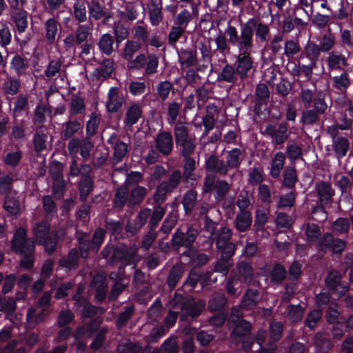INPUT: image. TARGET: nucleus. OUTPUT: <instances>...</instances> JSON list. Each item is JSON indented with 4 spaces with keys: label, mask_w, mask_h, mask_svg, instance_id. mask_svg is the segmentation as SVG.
Instances as JSON below:
<instances>
[{
    "label": "nucleus",
    "mask_w": 353,
    "mask_h": 353,
    "mask_svg": "<svg viewBox=\"0 0 353 353\" xmlns=\"http://www.w3.org/2000/svg\"><path fill=\"white\" fill-rule=\"evenodd\" d=\"M66 190V183L61 176L60 179H57L53 182L52 191L54 198L60 200L63 197Z\"/></svg>",
    "instance_id": "nucleus-59"
},
{
    "label": "nucleus",
    "mask_w": 353,
    "mask_h": 353,
    "mask_svg": "<svg viewBox=\"0 0 353 353\" xmlns=\"http://www.w3.org/2000/svg\"><path fill=\"white\" fill-rule=\"evenodd\" d=\"M315 189L319 199L323 204H327L334 195V191L332 189L331 184L324 181L317 183Z\"/></svg>",
    "instance_id": "nucleus-13"
},
{
    "label": "nucleus",
    "mask_w": 353,
    "mask_h": 353,
    "mask_svg": "<svg viewBox=\"0 0 353 353\" xmlns=\"http://www.w3.org/2000/svg\"><path fill=\"white\" fill-rule=\"evenodd\" d=\"M304 308L300 305H290L288 307V318L292 323L300 322L303 316Z\"/></svg>",
    "instance_id": "nucleus-53"
},
{
    "label": "nucleus",
    "mask_w": 353,
    "mask_h": 353,
    "mask_svg": "<svg viewBox=\"0 0 353 353\" xmlns=\"http://www.w3.org/2000/svg\"><path fill=\"white\" fill-rule=\"evenodd\" d=\"M113 37L110 34L106 33L103 34L99 39L98 46L103 54L110 56L113 52Z\"/></svg>",
    "instance_id": "nucleus-41"
},
{
    "label": "nucleus",
    "mask_w": 353,
    "mask_h": 353,
    "mask_svg": "<svg viewBox=\"0 0 353 353\" xmlns=\"http://www.w3.org/2000/svg\"><path fill=\"white\" fill-rule=\"evenodd\" d=\"M10 243L11 250L16 254L35 252L34 241L28 237V231L25 228L19 227L15 230Z\"/></svg>",
    "instance_id": "nucleus-3"
},
{
    "label": "nucleus",
    "mask_w": 353,
    "mask_h": 353,
    "mask_svg": "<svg viewBox=\"0 0 353 353\" xmlns=\"http://www.w3.org/2000/svg\"><path fill=\"white\" fill-rule=\"evenodd\" d=\"M85 109V106L83 98L76 97L72 99L70 107V116L81 114L84 112Z\"/></svg>",
    "instance_id": "nucleus-61"
},
{
    "label": "nucleus",
    "mask_w": 353,
    "mask_h": 353,
    "mask_svg": "<svg viewBox=\"0 0 353 353\" xmlns=\"http://www.w3.org/2000/svg\"><path fill=\"white\" fill-rule=\"evenodd\" d=\"M13 179L7 174L0 178V193L4 196L11 194Z\"/></svg>",
    "instance_id": "nucleus-64"
},
{
    "label": "nucleus",
    "mask_w": 353,
    "mask_h": 353,
    "mask_svg": "<svg viewBox=\"0 0 353 353\" xmlns=\"http://www.w3.org/2000/svg\"><path fill=\"white\" fill-rule=\"evenodd\" d=\"M217 112V108L214 104H209L206 108V114L203 118L204 131L208 134L214 127V113Z\"/></svg>",
    "instance_id": "nucleus-35"
},
{
    "label": "nucleus",
    "mask_w": 353,
    "mask_h": 353,
    "mask_svg": "<svg viewBox=\"0 0 353 353\" xmlns=\"http://www.w3.org/2000/svg\"><path fill=\"white\" fill-rule=\"evenodd\" d=\"M142 115V110L139 106L136 104H132L126 112L124 124L127 128L132 127L137 123Z\"/></svg>",
    "instance_id": "nucleus-23"
},
{
    "label": "nucleus",
    "mask_w": 353,
    "mask_h": 353,
    "mask_svg": "<svg viewBox=\"0 0 353 353\" xmlns=\"http://www.w3.org/2000/svg\"><path fill=\"white\" fill-rule=\"evenodd\" d=\"M179 62L182 69L189 68L196 63V52L194 50L181 48L178 52Z\"/></svg>",
    "instance_id": "nucleus-14"
},
{
    "label": "nucleus",
    "mask_w": 353,
    "mask_h": 353,
    "mask_svg": "<svg viewBox=\"0 0 353 353\" xmlns=\"http://www.w3.org/2000/svg\"><path fill=\"white\" fill-rule=\"evenodd\" d=\"M228 302V299L223 294H216L210 300L208 309L211 312H219L224 308Z\"/></svg>",
    "instance_id": "nucleus-47"
},
{
    "label": "nucleus",
    "mask_w": 353,
    "mask_h": 353,
    "mask_svg": "<svg viewBox=\"0 0 353 353\" xmlns=\"http://www.w3.org/2000/svg\"><path fill=\"white\" fill-rule=\"evenodd\" d=\"M88 14L90 19L94 21L101 19L105 14L104 7L99 0L87 1Z\"/></svg>",
    "instance_id": "nucleus-33"
},
{
    "label": "nucleus",
    "mask_w": 353,
    "mask_h": 353,
    "mask_svg": "<svg viewBox=\"0 0 353 353\" xmlns=\"http://www.w3.org/2000/svg\"><path fill=\"white\" fill-rule=\"evenodd\" d=\"M113 153V162L117 164L122 161L128 152V145L123 141H117L114 144Z\"/></svg>",
    "instance_id": "nucleus-52"
},
{
    "label": "nucleus",
    "mask_w": 353,
    "mask_h": 353,
    "mask_svg": "<svg viewBox=\"0 0 353 353\" xmlns=\"http://www.w3.org/2000/svg\"><path fill=\"white\" fill-rule=\"evenodd\" d=\"M79 250L77 248H72L67 256L60 259L59 265L68 271L77 270L79 267Z\"/></svg>",
    "instance_id": "nucleus-11"
},
{
    "label": "nucleus",
    "mask_w": 353,
    "mask_h": 353,
    "mask_svg": "<svg viewBox=\"0 0 353 353\" xmlns=\"http://www.w3.org/2000/svg\"><path fill=\"white\" fill-rule=\"evenodd\" d=\"M10 18L14 22L19 33L24 32L28 26V12L23 8L10 10Z\"/></svg>",
    "instance_id": "nucleus-10"
},
{
    "label": "nucleus",
    "mask_w": 353,
    "mask_h": 353,
    "mask_svg": "<svg viewBox=\"0 0 353 353\" xmlns=\"http://www.w3.org/2000/svg\"><path fill=\"white\" fill-rule=\"evenodd\" d=\"M282 185L288 189H294L295 185L298 181L296 170L294 166H287L283 172Z\"/></svg>",
    "instance_id": "nucleus-24"
},
{
    "label": "nucleus",
    "mask_w": 353,
    "mask_h": 353,
    "mask_svg": "<svg viewBox=\"0 0 353 353\" xmlns=\"http://www.w3.org/2000/svg\"><path fill=\"white\" fill-rule=\"evenodd\" d=\"M198 230L193 227H189L185 233L177 229L171 239V246L174 251H179L181 247H192L198 236Z\"/></svg>",
    "instance_id": "nucleus-6"
},
{
    "label": "nucleus",
    "mask_w": 353,
    "mask_h": 353,
    "mask_svg": "<svg viewBox=\"0 0 353 353\" xmlns=\"http://www.w3.org/2000/svg\"><path fill=\"white\" fill-rule=\"evenodd\" d=\"M252 323L245 319L237 321L231 332V339L234 343L241 344L245 352L251 350L254 343V337L251 334Z\"/></svg>",
    "instance_id": "nucleus-2"
},
{
    "label": "nucleus",
    "mask_w": 353,
    "mask_h": 353,
    "mask_svg": "<svg viewBox=\"0 0 353 353\" xmlns=\"http://www.w3.org/2000/svg\"><path fill=\"white\" fill-rule=\"evenodd\" d=\"M287 272L285 267L277 263L274 265L270 273V282L274 285L281 284L286 279Z\"/></svg>",
    "instance_id": "nucleus-37"
},
{
    "label": "nucleus",
    "mask_w": 353,
    "mask_h": 353,
    "mask_svg": "<svg viewBox=\"0 0 353 353\" xmlns=\"http://www.w3.org/2000/svg\"><path fill=\"white\" fill-rule=\"evenodd\" d=\"M32 231L37 243L39 241H42V243H44V237L49 234V233L51 232L50 224L48 219L43 220L34 224L32 228Z\"/></svg>",
    "instance_id": "nucleus-17"
},
{
    "label": "nucleus",
    "mask_w": 353,
    "mask_h": 353,
    "mask_svg": "<svg viewBox=\"0 0 353 353\" xmlns=\"http://www.w3.org/2000/svg\"><path fill=\"white\" fill-rule=\"evenodd\" d=\"M148 194V190L141 185H137L133 188L130 192L128 199V206L131 208L140 205L144 200Z\"/></svg>",
    "instance_id": "nucleus-16"
},
{
    "label": "nucleus",
    "mask_w": 353,
    "mask_h": 353,
    "mask_svg": "<svg viewBox=\"0 0 353 353\" xmlns=\"http://www.w3.org/2000/svg\"><path fill=\"white\" fill-rule=\"evenodd\" d=\"M183 273L184 268L181 265H175L170 269L166 281V284L171 290H174L176 287L177 283L182 277Z\"/></svg>",
    "instance_id": "nucleus-27"
},
{
    "label": "nucleus",
    "mask_w": 353,
    "mask_h": 353,
    "mask_svg": "<svg viewBox=\"0 0 353 353\" xmlns=\"http://www.w3.org/2000/svg\"><path fill=\"white\" fill-rule=\"evenodd\" d=\"M237 77L239 79V86L244 88V81L248 77L249 72L254 65V59L249 52H239L234 63Z\"/></svg>",
    "instance_id": "nucleus-5"
},
{
    "label": "nucleus",
    "mask_w": 353,
    "mask_h": 353,
    "mask_svg": "<svg viewBox=\"0 0 353 353\" xmlns=\"http://www.w3.org/2000/svg\"><path fill=\"white\" fill-rule=\"evenodd\" d=\"M171 194L161 183L157 185L152 199L156 205H161L166 201L167 195Z\"/></svg>",
    "instance_id": "nucleus-60"
},
{
    "label": "nucleus",
    "mask_w": 353,
    "mask_h": 353,
    "mask_svg": "<svg viewBox=\"0 0 353 353\" xmlns=\"http://www.w3.org/2000/svg\"><path fill=\"white\" fill-rule=\"evenodd\" d=\"M134 310L135 307L134 305H128L124 307L123 311L119 314L115 322L116 327L118 330H121L128 325Z\"/></svg>",
    "instance_id": "nucleus-36"
},
{
    "label": "nucleus",
    "mask_w": 353,
    "mask_h": 353,
    "mask_svg": "<svg viewBox=\"0 0 353 353\" xmlns=\"http://www.w3.org/2000/svg\"><path fill=\"white\" fill-rule=\"evenodd\" d=\"M215 194L214 198L216 201L223 200L230 190L228 183L225 180H217L214 185Z\"/></svg>",
    "instance_id": "nucleus-56"
},
{
    "label": "nucleus",
    "mask_w": 353,
    "mask_h": 353,
    "mask_svg": "<svg viewBox=\"0 0 353 353\" xmlns=\"http://www.w3.org/2000/svg\"><path fill=\"white\" fill-rule=\"evenodd\" d=\"M256 19L252 17L241 26V35L236 46L239 52H249L253 46L254 30Z\"/></svg>",
    "instance_id": "nucleus-7"
},
{
    "label": "nucleus",
    "mask_w": 353,
    "mask_h": 353,
    "mask_svg": "<svg viewBox=\"0 0 353 353\" xmlns=\"http://www.w3.org/2000/svg\"><path fill=\"white\" fill-rule=\"evenodd\" d=\"M65 129L62 134V138L66 141L70 139L76 133L83 128L81 123L77 120H69L64 123Z\"/></svg>",
    "instance_id": "nucleus-39"
},
{
    "label": "nucleus",
    "mask_w": 353,
    "mask_h": 353,
    "mask_svg": "<svg viewBox=\"0 0 353 353\" xmlns=\"http://www.w3.org/2000/svg\"><path fill=\"white\" fill-rule=\"evenodd\" d=\"M349 141L347 138L343 137H338L334 141V150L338 157H343L349 148Z\"/></svg>",
    "instance_id": "nucleus-51"
},
{
    "label": "nucleus",
    "mask_w": 353,
    "mask_h": 353,
    "mask_svg": "<svg viewBox=\"0 0 353 353\" xmlns=\"http://www.w3.org/2000/svg\"><path fill=\"white\" fill-rule=\"evenodd\" d=\"M45 242L42 243L39 241L37 243L39 245L44 247L45 251L49 255H52L56 250L59 241V234L57 230H52L49 234L44 237Z\"/></svg>",
    "instance_id": "nucleus-25"
},
{
    "label": "nucleus",
    "mask_w": 353,
    "mask_h": 353,
    "mask_svg": "<svg viewBox=\"0 0 353 353\" xmlns=\"http://www.w3.org/2000/svg\"><path fill=\"white\" fill-rule=\"evenodd\" d=\"M183 176L181 170H174L169 175L167 181H163L161 183L172 194L179 186Z\"/></svg>",
    "instance_id": "nucleus-26"
},
{
    "label": "nucleus",
    "mask_w": 353,
    "mask_h": 353,
    "mask_svg": "<svg viewBox=\"0 0 353 353\" xmlns=\"http://www.w3.org/2000/svg\"><path fill=\"white\" fill-rule=\"evenodd\" d=\"M176 147L183 157L191 156L196 149V139L189 134L185 123L178 121L174 128Z\"/></svg>",
    "instance_id": "nucleus-1"
},
{
    "label": "nucleus",
    "mask_w": 353,
    "mask_h": 353,
    "mask_svg": "<svg viewBox=\"0 0 353 353\" xmlns=\"http://www.w3.org/2000/svg\"><path fill=\"white\" fill-rule=\"evenodd\" d=\"M319 120V115L314 110H305L302 112L300 120L303 125H312Z\"/></svg>",
    "instance_id": "nucleus-62"
},
{
    "label": "nucleus",
    "mask_w": 353,
    "mask_h": 353,
    "mask_svg": "<svg viewBox=\"0 0 353 353\" xmlns=\"http://www.w3.org/2000/svg\"><path fill=\"white\" fill-rule=\"evenodd\" d=\"M184 165L183 167V176L185 181H188L192 175V172L196 168V162L195 160L190 157V156H188L187 157H183Z\"/></svg>",
    "instance_id": "nucleus-58"
},
{
    "label": "nucleus",
    "mask_w": 353,
    "mask_h": 353,
    "mask_svg": "<svg viewBox=\"0 0 353 353\" xmlns=\"http://www.w3.org/2000/svg\"><path fill=\"white\" fill-rule=\"evenodd\" d=\"M99 123V118L95 113L92 112L86 123V137L88 139H90L96 134Z\"/></svg>",
    "instance_id": "nucleus-55"
},
{
    "label": "nucleus",
    "mask_w": 353,
    "mask_h": 353,
    "mask_svg": "<svg viewBox=\"0 0 353 353\" xmlns=\"http://www.w3.org/2000/svg\"><path fill=\"white\" fill-rule=\"evenodd\" d=\"M82 174V178L78 183L79 201H87L90 194L94 190V181L90 174Z\"/></svg>",
    "instance_id": "nucleus-12"
},
{
    "label": "nucleus",
    "mask_w": 353,
    "mask_h": 353,
    "mask_svg": "<svg viewBox=\"0 0 353 353\" xmlns=\"http://www.w3.org/2000/svg\"><path fill=\"white\" fill-rule=\"evenodd\" d=\"M3 208L10 214L17 216L21 210V205L19 199L14 196H4Z\"/></svg>",
    "instance_id": "nucleus-32"
},
{
    "label": "nucleus",
    "mask_w": 353,
    "mask_h": 353,
    "mask_svg": "<svg viewBox=\"0 0 353 353\" xmlns=\"http://www.w3.org/2000/svg\"><path fill=\"white\" fill-rule=\"evenodd\" d=\"M252 223L251 212H243L237 214L234 225L239 232H245L250 228Z\"/></svg>",
    "instance_id": "nucleus-18"
},
{
    "label": "nucleus",
    "mask_w": 353,
    "mask_h": 353,
    "mask_svg": "<svg viewBox=\"0 0 353 353\" xmlns=\"http://www.w3.org/2000/svg\"><path fill=\"white\" fill-rule=\"evenodd\" d=\"M108 261L112 264L121 263L125 265H129L133 263L134 254L125 245L116 246Z\"/></svg>",
    "instance_id": "nucleus-8"
},
{
    "label": "nucleus",
    "mask_w": 353,
    "mask_h": 353,
    "mask_svg": "<svg viewBox=\"0 0 353 353\" xmlns=\"http://www.w3.org/2000/svg\"><path fill=\"white\" fill-rule=\"evenodd\" d=\"M238 274L234 276H239L240 279H243V282L250 284L254 277V270L251 264L247 261H240L237 265Z\"/></svg>",
    "instance_id": "nucleus-20"
},
{
    "label": "nucleus",
    "mask_w": 353,
    "mask_h": 353,
    "mask_svg": "<svg viewBox=\"0 0 353 353\" xmlns=\"http://www.w3.org/2000/svg\"><path fill=\"white\" fill-rule=\"evenodd\" d=\"M58 23L53 17L48 19L45 23L46 39L50 43H53L57 34Z\"/></svg>",
    "instance_id": "nucleus-45"
},
{
    "label": "nucleus",
    "mask_w": 353,
    "mask_h": 353,
    "mask_svg": "<svg viewBox=\"0 0 353 353\" xmlns=\"http://www.w3.org/2000/svg\"><path fill=\"white\" fill-rule=\"evenodd\" d=\"M78 250L80 257L85 259L88 257L89 252L92 250V245L88 234L86 232H81L77 237Z\"/></svg>",
    "instance_id": "nucleus-19"
},
{
    "label": "nucleus",
    "mask_w": 353,
    "mask_h": 353,
    "mask_svg": "<svg viewBox=\"0 0 353 353\" xmlns=\"http://www.w3.org/2000/svg\"><path fill=\"white\" fill-rule=\"evenodd\" d=\"M165 213V210L163 207L156 205L154 207L152 213L150 214V218L148 223V228L150 230H156L159 222L162 220Z\"/></svg>",
    "instance_id": "nucleus-42"
},
{
    "label": "nucleus",
    "mask_w": 353,
    "mask_h": 353,
    "mask_svg": "<svg viewBox=\"0 0 353 353\" xmlns=\"http://www.w3.org/2000/svg\"><path fill=\"white\" fill-rule=\"evenodd\" d=\"M242 281L239 276L230 274L227 279L225 290L227 294L230 297H234L238 295L237 290L241 288Z\"/></svg>",
    "instance_id": "nucleus-38"
},
{
    "label": "nucleus",
    "mask_w": 353,
    "mask_h": 353,
    "mask_svg": "<svg viewBox=\"0 0 353 353\" xmlns=\"http://www.w3.org/2000/svg\"><path fill=\"white\" fill-rule=\"evenodd\" d=\"M259 292L257 290L248 288L241 299V304L244 309L251 310L258 304Z\"/></svg>",
    "instance_id": "nucleus-28"
},
{
    "label": "nucleus",
    "mask_w": 353,
    "mask_h": 353,
    "mask_svg": "<svg viewBox=\"0 0 353 353\" xmlns=\"http://www.w3.org/2000/svg\"><path fill=\"white\" fill-rule=\"evenodd\" d=\"M305 233L307 235V241L310 243L317 241L320 239V228L316 223H308L306 228Z\"/></svg>",
    "instance_id": "nucleus-63"
},
{
    "label": "nucleus",
    "mask_w": 353,
    "mask_h": 353,
    "mask_svg": "<svg viewBox=\"0 0 353 353\" xmlns=\"http://www.w3.org/2000/svg\"><path fill=\"white\" fill-rule=\"evenodd\" d=\"M241 155V151L239 148H234L228 151L227 154L228 165H230V168L232 169L238 168L241 163L240 159Z\"/></svg>",
    "instance_id": "nucleus-57"
},
{
    "label": "nucleus",
    "mask_w": 353,
    "mask_h": 353,
    "mask_svg": "<svg viewBox=\"0 0 353 353\" xmlns=\"http://www.w3.org/2000/svg\"><path fill=\"white\" fill-rule=\"evenodd\" d=\"M105 236V230L102 228H98L94 232L91 241L92 250L98 252L104 242Z\"/></svg>",
    "instance_id": "nucleus-54"
},
{
    "label": "nucleus",
    "mask_w": 353,
    "mask_h": 353,
    "mask_svg": "<svg viewBox=\"0 0 353 353\" xmlns=\"http://www.w3.org/2000/svg\"><path fill=\"white\" fill-rule=\"evenodd\" d=\"M119 90H109L107 108L110 112H117L122 107L123 98L118 95Z\"/></svg>",
    "instance_id": "nucleus-30"
},
{
    "label": "nucleus",
    "mask_w": 353,
    "mask_h": 353,
    "mask_svg": "<svg viewBox=\"0 0 353 353\" xmlns=\"http://www.w3.org/2000/svg\"><path fill=\"white\" fill-rule=\"evenodd\" d=\"M219 79L228 83H232L236 85H239V79L237 77L234 65L228 63H226L221 73L219 74Z\"/></svg>",
    "instance_id": "nucleus-21"
},
{
    "label": "nucleus",
    "mask_w": 353,
    "mask_h": 353,
    "mask_svg": "<svg viewBox=\"0 0 353 353\" xmlns=\"http://www.w3.org/2000/svg\"><path fill=\"white\" fill-rule=\"evenodd\" d=\"M342 276L339 271H331L328 272L325 279V284L327 289L333 292L341 283Z\"/></svg>",
    "instance_id": "nucleus-43"
},
{
    "label": "nucleus",
    "mask_w": 353,
    "mask_h": 353,
    "mask_svg": "<svg viewBox=\"0 0 353 353\" xmlns=\"http://www.w3.org/2000/svg\"><path fill=\"white\" fill-rule=\"evenodd\" d=\"M91 172V168L90 165L83 163L79 165L76 159H73L70 165V176L72 177L81 175L82 178V174L86 173L85 174H90Z\"/></svg>",
    "instance_id": "nucleus-49"
},
{
    "label": "nucleus",
    "mask_w": 353,
    "mask_h": 353,
    "mask_svg": "<svg viewBox=\"0 0 353 353\" xmlns=\"http://www.w3.org/2000/svg\"><path fill=\"white\" fill-rule=\"evenodd\" d=\"M11 68L14 69L16 74L20 77L25 73L28 67L26 60L20 54L14 55L11 61Z\"/></svg>",
    "instance_id": "nucleus-48"
},
{
    "label": "nucleus",
    "mask_w": 353,
    "mask_h": 353,
    "mask_svg": "<svg viewBox=\"0 0 353 353\" xmlns=\"http://www.w3.org/2000/svg\"><path fill=\"white\" fill-rule=\"evenodd\" d=\"M285 161V154L282 152H276L272 159L270 176L274 179H278L284 168Z\"/></svg>",
    "instance_id": "nucleus-15"
},
{
    "label": "nucleus",
    "mask_w": 353,
    "mask_h": 353,
    "mask_svg": "<svg viewBox=\"0 0 353 353\" xmlns=\"http://www.w3.org/2000/svg\"><path fill=\"white\" fill-rule=\"evenodd\" d=\"M205 308L203 300H196L192 295L186 296V300L181 307L180 321H187L188 319H195L199 316Z\"/></svg>",
    "instance_id": "nucleus-4"
},
{
    "label": "nucleus",
    "mask_w": 353,
    "mask_h": 353,
    "mask_svg": "<svg viewBox=\"0 0 353 353\" xmlns=\"http://www.w3.org/2000/svg\"><path fill=\"white\" fill-rule=\"evenodd\" d=\"M157 150L164 156L170 155L173 150V137L169 132H160L155 138Z\"/></svg>",
    "instance_id": "nucleus-9"
},
{
    "label": "nucleus",
    "mask_w": 353,
    "mask_h": 353,
    "mask_svg": "<svg viewBox=\"0 0 353 353\" xmlns=\"http://www.w3.org/2000/svg\"><path fill=\"white\" fill-rule=\"evenodd\" d=\"M197 201V192L194 189L188 190L183 196L182 204L186 214L193 212Z\"/></svg>",
    "instance_id": "nucleus-22"
},
{
    "label": "nucleus",
    "mask_w": 353,
    "mask_h": 353,
    "mask_svg": "<svg viewBox=\"0 0 353 353\" xmlns=\"http://www.w3.org/2000/svg\"><path fill=\"white\" fill-rule=\"evenodd\" d=\"M142 345L139 342L133 343L130 340L120 343L117 350L119 353H139L142 350Z\"/></svg>",
    "instance_id": "nucleus-44"
},
{
    "label": "nucleus",
    "mask_w": 353,
    "mask_h": 353,
    "mask_svg": "<svg viewBox=\"0 0 353 353\" xmlns=\"http://www.w3.org/2000/svg\"><path fill=\"white\" fill-rule=\"evenodd\" d=\"M114 70V61L110 58L103 59L100 66L95 69L97 75L103 79L109 78Z\"/></svg>",
    "instance_id": "nucleus-40"
},
{
    "label": "nucleus",
    "mask_w": 353,
    "mask_h": 353,
    "mask_svg": "<svg viewBox=\"0 0 353 353\" xmlns=\"http://www.w3.org/2000/svg\"><path fill=\"white\" fill-rule=\"evenodd\" d=\"M104 228L105 233L110 234L112 236L118 237L123 232V222L119 220L116 221L111 218H106Z\"/></svg>",
    "instance_id": "nucleus-31"
},
{
    "label": "nucleus",
    "mask_w": 353,
    "mask_h": 353,
    "mask_svg": "<svg viewBox=\"0 0 353 353\" xmlns=\"http://www.w3.org/2000/svg\"><path fill=\"white\" fill-rule=\"evenodd\" d=\"M322 309L316 308L309 312L305 319L304 325L312 330L321 319Z\"/></svg>",
    "instance_id": "nucleus-46"
},
{
    "label": "nucleus",
    "mask_w": 353,
    "mask_h": 353,
    "mask_svg": "<svg viewBox=\"0 0 353 353\" xmlns=\"http://www.w3.org/2000/svg\"><path fill=\"white\" fill-rule=\"evenodd\" d=\"M85 5L87 0H77L74 3V16L79 23L85 22L87 19Z\"/></svg>",
    "instance_id": "nucleus-50"
},
{
    "label": "nucleus",
    "mask_w": 353,
    "mask_h": 353,
    "mask_svg": "<svg viewBox=\"0 0 353 353\" xmlns=\"http://www.w3.org/2000/svg\"><path fill=\"white\" fill-rule=\"evenodd\" d=\"M321 51L319 46L316 43L313 42L308 43L304 51L301 53L300 59H303L305 57L310 62H312L313 65H316Z\"/></svg>",
    "instance_id": "nucleus-29"
},
{
    "label": "nucleus",
    "mask_w": 353,
    "mask_h": 353,
    "mask_svg": "<svg viewBox=\"0 0 353 353\" xmlns=\"http://www.w3.org/2000/svg\"><path fill=\"white\" fill-rule=\"evenodd\" d=\"M42 205L46 219L51 221L57 213V204L52 196H43L42 198Z\"/></svg>",
    "instance_id": "nucleus-34"
}]
</instances>
